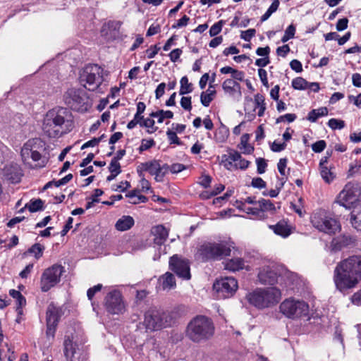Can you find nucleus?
Returning <instances> with one entry per match:
<instances>
[{"label":"nucleus","mask_w":361,"mask_h":361,"mask_svg":"<svg viewBox=\"0 0 361 361\" xmlns=\"http://www.w3.org/2000/svg\"><path fill=\"white\" fill-rule=\"evenodd\" d=\"M336 290L347 293L361 282V255H352L337 263L333 275Z\"/></svg>","instance_id":"nucleus-1"},{"label":"nucleus","mask_w":361,"mask_h":361,"mask_svg":"<svg viewBox=\"0 0 361 361\" xmlns=\"http://www.w3.org/2000/svg\"><path fill=\"white\" fill-rule=\"evenodd\" d=\"M214 331L212 320L207 317L200 315L188 323L186 336L193 342L200 343L210 339L214 336Z\"/></svg>","instance_id":"nucleus-2"},{"label":"nucleus","mask_w":361,"mask_h":361,"mask_svg":"<svg viewBox=\"0 0 361 361\" xmlns=\"http://www.w3.org/2000/svg\"><path fill=\"white\" fill-rule=\"evenodd\" d=\"M68 111L63 108L54 109L49 111L44 119L42 129L44 133L49 137L61 136L66 130L63 125L67 121Z\"/></svg>","instance_id":"nucleus-3"},{"label":"nucleus","mask_w":361,"mask_h":361,"mask_svg":"<svg viewBox=\"0 0 361 361\" xmlns=\"http://www.w3.org/2000/svg\"><path fill=\"white\" fill-rule=\"evenodd\" d=\"M281 291L276 287L258 288L247 295V299L250 304L264 309L271 307L279 302L281 298Z\"/></svg>","instance_id":"nucleus-4"},{"label":"nucleus","mask_w":361,"mask_h":361,"mask_svg":"<svg viewBox=\"0 0 361 361\" xmlns=\"http://www.w3.org/2000/svg\"><path fill=\"white\" fill-rule=\"evenodd\" d=\"M361 201V184L348 182L337 196L336 202L342 207L350 209Z\"/></svg>","instance_id":"nucleus-5"},{"label":"nucleus","mask_w":361,"mask_h":361,"mask_svg":"<svg viewBox=\"0 0 361 361\" xmlns=\"http://www.w3.org/2000/svg\"><path fill=\"white\" fill-rule=\"evenodd\" d=\"M81 84L88 90H96L103 82V69L96 64L86 66L80 73Z\"/></svg>","instance_id":"nucleus-6"},{"label":"nucleus","mask_w":361,"mask_h":361,"mask_svg":"<svg viewBox=\"0 0 361 361\" xmlns=\"http://www.w3.org/2000/svg\"><path fill=\"white\" fill-rule=\"evenodd\" d=\"M279 311L286 317L295 319L308 315L309 305L302 300L288 298L280 304Z\"/></svg>","instance_id":"nucleus-7"},{"label":"nucleus","mask_w":361,"mask_h":361,"mask_svg":"<svg viewBox=\"0 0 361 361\" xmlns=\"http://www.w3.org/2000/svg\"><path fill=\"white\" fill-rule=\"evenodd\" d=\"M171 316L166 312L157 310H149L145 314L143 324L147 331H158L171 326Z\"/></svg>","instance_id":"nucleus-8"},{"label":"nucleus","mask_w":361,"mask_h":361,"mask_svg":"<svg viewBox=\"0 0 361 361\" xmlns=\"http://www.w3.org/2000/svg\"><path fill=\"white\" fill-rule=\"evenodd\" d=\"M65 103L72 109L84 111L90 107L89 98L82 89L70 88L63 94Z\"/></svg>","instance_id":"nucleus-9"},{"label":"nucleus","mask_w":361,"mask_h":361,"mask_svg":"<svg viewBox=\"0 0 361 361\" xmlns=\"http://www.w3.org/2000/svg\"><path fill=\"white\" fill-rule=\"evenodd\" d=\"M311 223L318 231L329 234L335 233L341 228L339 223L324 211L314 212L311 216Z\"/></svg>","instance_id":"nucleus-10"},{"label":"nucleus","mask_w":361,"mask_h":361,"mask_svg":"<svg viewBox=\"0 0 361 361\" xmlns=\"http://www.w3.org/2000/svg\"><path fill=\"white\" fill-rule=\"evenodd\" d=\"M64 268L59 264H54L44 269L40 278V288L42 292H47L56 286L61 281Z\"/></svg>","instance_id":"nucleus-11"},{"label":"nucleus","mask_w":361,"mask_h":361,"mask_svg":"<svg viewBox=\"0 0 361 361\" xmlns=\"http://www.w3.org/2000/svg\"><path fill=\"white\" fill-rule=\"evenodd\" d=\"M169 166L167 164L161 165L158 160H152L144 163H140L137 167V172L139 176H142L144 172H148L152 176H154L157 181H162L165 174L169 171Z\"/></svg>","instance_id":"nucleus-12"},{"label":"nucleus","mask_w":361,"mask_h":361,"mask_svg":"<svg viewBox=\"0 0 361 361\" xmlns=\"http://www.w3.org/2000/svg\"><path fill=\"white\" fill-rule=\"evenodd\" d=\"M104 306L110 314H119L123 313L126 305L121 292L115 289L109 291L104 298Z\"/></svg>","instance_id":"nucleus-13"},{"label":"nucleus","mask_w":361,"mask_h":361,"mask_svg":"<svg viewBox=\"0 0 361 361\" xmlns=\"http://www.w3.org/2000/svg\"><path fill=\"white\" fill-rule=\"evenodd\" d=\"M44 147V143L39 138L29 140L24 144L21 149V157L25 162L30 159L35 161H39L41 158L40 151Z\"/></svg>","instance_id":"nucleus-14"},{"label":"nucleus","mask_w":361,"mask_h":361,"mask_svg":"<svg viewBox=\"0 0 361 361\" xmlns=\"http://www.w3.org/2000/svg\"><path fill=\"white\" fill-rule=\"evenodd\" d=\"M230 252L231 249L224 243H206L200 249V255L206 259L227 256Z\"/></svg>","instance_id":"nucleus-15"},{"label":"nucleus","mask_w":361,"mask_h":361,"mask_svg":"<svg viewBox=\"0 0 361 361\" xmlns=\"http://www.w3.org/2000/svg\"><path fill=\"white\" fill-rule=\"evenodd\" d=\"M238 282L233 277H226L217 280L213 285V288L219 298H227L231 297L238 289Z\"/></svg>","instance_id":"nucleus-16"},{"label":"nucleus","mask_w":361,"mask_h":361,"mask_svg":"<svg viewBox=\"0 0 361 361\" xmlns=\"http://www.w3.org/2000/svg\"><path fill=\"white\" fill-rule=\"evenodd\" d=\"M61 316V310L54 304H50L47 310V336L54 338L58 322Z\"/></svg>","instance_id":"nucleus-17"},{"label":"nucleus","mask_w":361,"mask_h":361,"mask_svg":"<svg viewBox=\"0 0 361 361\" xmlns=\"http://www.w3.org/2000/svg\"><path fill=\"white\" fill-rule=\"evenodd\" d=\"M281 275L274 266H265L259 269L258 280L262 284H274L279 283Z\"/></svg>","instance_id":"nucleus-18"},{"label":"nucleus","mask_w":361,"mask_h":361,"mask_svg":"<svg viewBox=\"0 0 361 361\" xmlns=\"http://www.w3.org/2000/svg\"><path fill=\"white\" fill-rule=\"evenodd\" d=\"M169 265L171 269L179 277L184 279H190V267L187 260L181 259L177 255H174L171 257Z\"/></svg>","instance_id":"nucleus-19"},{"label":"nucleus","mask_w":361,"mask_h":361,"mask_svg":"<svg viewBox=\"0 0 361 361\" xmlns=\"http://www.w3.org/2000/svg\"><path fill=\"white\" fill-rule=\"evenodd\" d=\"M3 175L6 180L12 183H18L20 181L21 172L17 165H9L4 169Z\"/></svg>","instance_id":"nucleus-20"},{"label":"nucleus","mask_w":361,"mask_h":361,"mask_svg":"<svg viewBox=\"0 0 361 361\" xmlns=\"http://www.w3.org/2000/svg\"><path fill=\"white\" fill-rule=\"evenodd\" d=\"M152 233L154 235V243L159 246L164 243L169 235V231L162 225L153 227Z\"/></svg>","instance_id":"nucleus-21"},{"label":"nucleus","mask_w":361,"mask_h":361,"mask_svg":"<svg viewBox=\"0 0 361 361\" xmlns=\"http://www.w3.org/2000/svg\"><path fill=\"white\" fill-rule=\"evenodd\" d=\"M269 228L274 233L283 238H286L291 233V226L285 221H280L276 225L270 226Z\"/></svg>","instance_id":"nucleus-22"},{"label":"nucleus","mask_w":361,"mask_h":361,"mask_svg":"<svg viewBox=\"0 0 361 361\" xmlns=\"http://www.w3.org/2000/svg\"><path fill=\"white\" fill-rule=\"evenodd\" d=\"M75 353V345L69 336L63 342V354L67 361H73Z\"/></svg>","instance_id":"nucleus-23"},{"label":"nucleus","mask_w":361,"mask_h":361,"mask_svg":"<svg viewBox=\"0 0 361 361\" xmlns=\"http://www.w3.org/2000/svg\"><path fill=\"white\" fill-rule=\"evenodd\" d=\"M159 281L163 290H169L174 288L176 285L174 276L169 272L161 276Z\"/></svg>","instance_id":"nucleus-24"},{"label":"nucleus","mask_w":361,"mask_h":361,"mask_svg":"<svg viewBox=\"0 0 361 361\" xmlns=\"http://www.w3.org/2000/svg\"><path fill=\"white\" fill-rule=\"evenodd\" d=\"M135 224L134 219L130 216H123L116 223V230L125 231L129 230Z\"/></svg>","instance_id":"nucleus-25"},{"label":"nucleus","mask_w":361,"mask_h":361,"mask_svg":"<svg viewBox=\"0 0 361 361\" xmlns=\"http://www.w3.org/2000/svg\"><path fill=\"white\" fill-rule=\"evenodd\" d=\"M230 157V160L235 161L234 169L245 170L250 164V161L243 159L237 151H231V156Z\"/></svg>","instance_id":"nucleus-26"},{"label":"nucleus","mask_w":361,"mask_h":361,"mask_svg":"<svg viewBox=\"0 0 361 361\" xmlns=\"http://www.w3.org/2000/svg\"><path fill=\"white\" fill-rule=\"evenodd\" d=\"M222 88L226 94L233 95L235 92H240V86L234 80L226 79L222 84Z\"/></svg>","instance_id":"nucleus-27"},{"label":"nucleus","mask_w":361,"mask_h":361,"mask_svg":"<svg viewBox=\"0 0 361 361\" xmlns=\"http://www.w3.org/2000/svg\"><path fill=\"white\" fill-rule=\"evenodd\" d=\"M216 91L214 90V86L210 83L208 90L202 92L200 95V101L204 106H209L211 102L214 99Z\"/></svg>","instance_id":"nucleus-28"},{"label":"nucleus","mask_w":361,"mask_h":361,"mask_svg":"<svg viewBox=\"0 0 361 361\" xmlns=\"http://www.w3.org/2000/svg\"><path fill=\"white\" fill-rule=\"evenodd\" d=\"M245 262L241 258H233L226 262L225 268L232 271L244 269Z\"/></svg>","instance_id":"nucleus-29"},{"label":"nucleus","mask_w":361,"mask_h":361,"mask_svg":"<svg viewBox=\"0 0 361 361\" xmlns=\"http://www.w3.org/2000/svg\"><path fill=\"white\" fill-rule=\"evenodd\" d=\"M328 114V109L326 107H321L317 109L312 110L309 114L307 119L311 122H315L318 118Z\"/></svg>","instance_id":"nucleus-30"},{"label":"nucleus","mask_w":361,"mask_h":361,"mask_svg":"<svg viewBox=\"0 0 361 361\" xmlns=\"http://www.w3.org/2000/svg\"><path fill=\"white\" fill-rule=\"evenodd\" d=\"M255 108L258 109L257 115L262 116L266 109V104L264 102V97L263 95L257 94L255 96Z\"/></svg>","instance_id":"nucleus-31"},{"label":"nucleus","mask_w":361,"mask_h":361,"mask_svg":"<svg viewBox=\"0 0 361 361\" xmlns=\"http://www.w3.org/2000/svg\"><path fill=\"white\" fill-rule=\"evenodd\" d=\"M353 226L361 231V208L353 210L350 218Z\"/></svg>","instance_id":"nucleus-32"},{"label":"nucleus","mask_w":361,"mask_h":361,"mask_svg":"<svg viewBox=\"0 0 361 361\" xmlns=\"http://www.w3.org/2000/svg\"><path fill=\"white\" fill-rule=\"evenodd\" d=\"M150 116L152 118H157L158 123H161L165 118H172L173 116V113L169 110H159L156 112H152V114H150Z\"/></svg>","instance_id":"nucleus-33"},{"label":"nucleus","mask_w":361,"mask_h":361,"mask_svg":"<svg viewBox=\"0 0 361 361\" xmlns=\"http://www.w3.org/2000/svg\"><path fill=\"white\" fill-rule=\"evenodd\" d=\"M180 87L179 94L184 95L192 92V84L189 82L188 78L186 76H183L180 81Z\"/></svg>","instance_id":"nucleus-34"},{"label":"nucleus","mask_w":361,"mask_h":361,"mask_svg":"<svg viewBox=\"0 0 361 361\" xmlns=\"http://www.w3.org/2000/svg\"><path fill=\"white\" fill-rule=\"evenodd\" d=\"M292 87L295 90H304L308 88V82L301 77H298L292 80Z\"/></svg>","instance_id":"nucleus-35"},{"label":"nucleus","mask_w":361,"mask_h":361,"mask_svg":"<svg viewBox=\"0 0 361 361\" xmlns=\"http://www.w3.org/2000/svg\"><path fill=\"white\" fill-rule=\"evenodd\" d=\"M44 202L40 199L31 200L29 203L25 204L30 212H35L42 209Z\"/></svg>","instance_id":"nucleus-36"},{"label":"nucleus","mask_w":361,"mask_h":361,"mask_svg":"<svg viewBox=\"0 0 361 361\" xmlns=\"http://www.w3.org/2000/svg\"><path fill=\"white\" fill-rule=\"evenodd\" d=\"M248 139H249V135L247 134L243 135L241 137V141H240L241 146L240 147V149L241 150H243V152L244 154H251L254 150V148L248 145V143H247Z\"/></svg>","instance_id":"nucleus-37"},{"label":"nucleus","mask_w":361,"mask_h":361,"mask_svg":"<svg viewBox=\"0 0 361 361\" xmlns=\"http://www.w3.org/2000/svg\"><path fill=\"white\" fill-rule=\"evenodd\" d=\"M44 247L40 244L36 243L33 245L26 253L33 254L35 257L38 259L42 256Z\"/></svg>","instance_id":"nucleus-38"},{"label":"nucleus","mask_w":361,"mask_h":361,"mask_svg":"<svg viewBox=\"0 0 361 361\" xmlns=\"http://www.w3.org/2000/svg\"><path fill=\"white\" fill-rule=\"evenodd\" d=\"M320 173L322 178L326 183H329L334 178L333 173L328 169L327 166H322V168H320Z\"/></svg>","instance_id":"nucleus-39"},{"label":"nucleus","mask_w":361,"mask_h":361,"mask_svg":"<svg viewBox=\"0 0 361 361\" xmlns=\"http://www.w3.org/2000/svg\"><path fill=\"white\" fill-rule=\"evenodd\" d=\"M257 204L262 211H274L275 207L273 203L269 200L262 199L257 201Z\"/></svg>","instance_id":"nucleus-40"},{"label":"nucleus","mask_w":361,"mask_h":361,"mask_svg":"<svg viewBox=\"0 0 361 361\" xmlns=\"http://www.w3.org/2000/svg\"><path fill=\"white\" fill-rule=\"evenodd\" d=\"M231 156V151L228 152V154H224L221 157V163L224 166L228 169L232 170L234 169V163L235 161L230 160V157Z\"/></svg>","instance_id":"nucleus-41"},{"label":"nucleus","mask_w":361,"mask_h":361,"mask_svg":"<svg viewBox=\"0 0 361 361\" xmlns=\"http://www.w3.org/2000/svg\"><path fill=\"white\" fill-rule=\"evenodd\" d=\"M328 126L333 130L342 129L345 126V123L341 120L331 118L328 122Z\"/></svg>","instance_id":"nucleus-42"},{"label":"nucleus","mask_w":361,"mask_h":361,"mask_svg":"<svg viewBox=\"0 0 361 361\" xmlns=\"http://www.w3.org/2000/svg\"><path fill=\"white\" fill-rule=\"evenodd\" d=\"M326 146V142L321 140L312 145V149L316 153H319L325 149Z\"/></svg>","instance_id":"nucleus-43"},{"label":"nucleus","mask_w":361,"mask_h":361,"mask_svg":"<svg viewBox=\"0 0 361 361\" xmlns=\"http://www.w3.org/2000/svg\"><path fill=\"white\" fill-rule=\"evenodd\" d=\"M109 171L111 173L118 175L121 173V165L116 159H112L109 164Z\"/></svg>","instance_id":"nucleus-44"},{"label":"nucleus","mask_w":361,"mask_h":361,"mask_svg":"<svg viewBox=\"0 0 361 361\" xmlns=\"http://www.w3.org/2000/svg\"><path fill=\"white\" fill-rule=\"evenodd\" d=\"M255 32L256 31L255 29H248L245 31L241 32L240 37L245 41L250 42V39L255 36Z\"/></svg>","instance_id":"nucleus-45"},{"label":"nucleus","mask_w":361,"mask_h":361,"mask_svg":"<svg viewBox=\"0 0 361 361\" xmlns=\"http://www.w3.org/2000/svg\"><path fill=\"white\" fill-rule=\"evenodd\" d=\"M180 106L186 111H190L192 109L191 97H183L180 99Z\"/></svg>","instance_id":"nucleus-46"},{"label":"nucleus","mask_w":361,"mask_h":361,"mask_svg":"<svg viewBox=\"0 0 361 361\" xmlns=\"http://www.w3.org/2000/svg\"><path fill=\"white\" fill-rule=\"evenodd\" d=\"M258 75L260 78V80L263 85L266 87H269V82L267 79V73L266 70L263 68H259L258 70Z\"/></svg>","instance_id":"nucleus-47"},{"label":"nucleus","mask_w":361,"mask_h":361,"mask_svg":"<svg viewBox=\"0 0 361 361\" xmlns=\"http://www.w3.org/2000/svg\"><path fill=\"white\" fill-rule=\"evenodd\" d=\"M103 137H104V135H102V137H98V138L94 137V138L86 142L85 143H84L82 145L81 149H84L87 147H93L97 145Z\"/></svg>","instance_id":"nucleus-48"},{"label":"nucleus","mask_w":361,"mask_h":361,"mask_svg":"<svg viewBox=\"0 0 361 361\" xmlns=\"http://www.w3.org/2000/svg\"><path fill=\"white\" fill-rule=\"evenodd\" d=\"M102 288V284H97L92 288H90L87 290V295L89 300H92L94 295V294L99 291H100Z\"/></svg>","instance_id":"nucleus-49"},{"label":"nucleus","mask_w":361,"mask_h":361,"mask_svg":"<svg viewBox=\"0 0 361 361\" xmlns=\"http://www.w3.org/2000/svg\"><path fill=\"white\" fill-rule=\"evenodd\" d=\"M72 178H73V175L71 173H69V174L66 175L65 177H63V178H61L58 180H54V185L56 187H59L61 185L66 184Z\"/></svg>","instance_id":"nucleus-50"},{"label":"nucleus","mask_w":361,"mask_h":361,"mask_svg":"<svg viewBox=\"0 0 361 361\" xmlns=\"http://www.w3.org/2000/svg\"><path fill=\"white\" fill-rule=\"evenodd\" d=\"M211 182V176H209V175H202L200 178L199 183L204 188H207L208 187H209Z\"/></svg>","instance_id":"nucleus-51"},{"label":"nucleus","mask_w":361,"mask_h":361,"mask_svg":"<svg viewBox=\"0 0 361 361\" xmlns=\"http://www.w3.org/2000/svg\"><path fill=\"white\" fill-rule=\"evenodd\" d=\"M257 166V171L259 173L262 174L265 172L266 167L267 166L265 160L262 158H259L256 160Z\"/></svg>","instance_id":"nucleus-52"},{"label":"nucleus","mask_w":361,"mask_h":361,"mask_svg":"<svg viewBox=\"0 0 361 361\" xmlns=\"http://www.w3.org/2000/svg\"><path fill=\"white\" fill-rule=\"evenodd\" d=\"M147 200V198L145 196L138 194L136 196L132 197V198L129 200V203L137 204L140 202H146Z\"/></svg>","instance_id":"nucleus-53"},{"label":"nucleus","mask_w":361,"mask_h":361,"mask_svg":"<svg viewBox=\"0 0 361 361\" xmlns=\"http://www.w3.org/2000/svg\"><path fill=\"white\" fill-rule=\"evenodd\" d=\"M166 135L171 143L179 144V138L178 137L176 132L169 130L166 132Z\"/></svg>","instance_id":"nucleus-54"},{"label":"nucleus","mask_w":361,"mask_h":361,"mask_svg":"<svg viewBox=\"0 0 361 361\" xmlns=\"http://www.w3.org/2000/svg\"><path fill=\"white\" fill-rule=\"evenodd\" d=\"M142 118H143L142 116H138V115H136V114H135V115L134 116L133 119L132 121H130L128 123V125H127V128H128V129H133V128H134L136 126V125H137V124H138V123H140H140H142L141 121L142 120Z\"/></svg>","instance_id":"nucleus-55"},{"label":"nucleus","mask_w":361,"mask_h":361,"mask_svg":"<svg viewBox=\"0 0 361 361\" xmlns=\"http://www.w3.org/2000/svg\"><path fill=\"white\" fill-rule=\"evenodd\" d=\"M181 54L182 50L180 49H175L172 50L169 54V58L172 62H176L178 60Z\"/></svg>","instance_id":"nucleus-56"},{"label":"nucleus","mask_w":361,"mask_h":361,"mask_svg":"<svg viewBox=\"0 0 361 361\" xmlns=\"http://www.w3.org/2000/svg\"><path fill=\"white\" fill-rule=\"evenodd\" d=\"M169 171H171V172L173 173H177L181 172L182 171H183L185 169V167L183 164H178V163L173 164L171 166H169Z\"/></svg>","instance_id":"nucleus-57"},{"label":"nucleus","mask_w":361,"mask_h":361,"mask_svg":"<svg viewBox=\"0 0 361 361\" xmlns=\"http://www.w3.org/2000/svg\"><path fill=\"white\" fill-rule=\"evenodd\" d=\"M351 302L355 305L361 306V290H357L351 296Z\"/></svg>","instance_id":"nucleus-58"},{"label":"nucleus","mask_w":361,"mask_h":361,"mask_svg":"<svg viewBox=\"0 0 361 361\" xmlns=\"http://www.w3.org/2000/svg\"><path fill=\"white\" fill-rule=\"evenodd\" d=\"M286 144L285 142L280 143L276 141H274L271 146V149L274 152H279L283 150L286 148Z\"/></svg>","instance_id":"nucleus-59"},{"label":"nucleus","mask_w":361,"mask_h":361,"mask_svg":"<svg viewBox=\"0 0 361 361\" xmlns=\"http://www.w3.org/2000/svg\"><path fill=\"white\" fill-rule=\"evenodd\" d=\"M349 173L350 175H354L355 173H360L361 163L357 161L354 164H351L349 169Z\"/></svg>","instance_id":"nucleus-60"},{"label":"nucleus","mask_w":361,"mask_h":361,"mask_svg":"<svg viewBox=\"0 0 361 361\" xmlns=\"http://www.w3.org/2000/svg\"><path fill=\"white\" fill-rule=\"evenodd\" d=\"M290 51V47L288 44L279 47L276 49V53L279 56L285 57L286 54Z\"/></svg>","instance_id":"nucleus-61"},{"label":"nucleus","mask_w":361,"mask_h":361,"mask_svg":"<svg viewBox=\"0 0 361 361\" xmlns=\"http://www.w3.org/2000/svg\"><path fill=\"white\" fill-rule=\"evenodd\" d=\"M348 20L345 18L338 20L336 24V29L338 31H342L347 28Z\"/></svg>","instance_id":"nucleus-62"},{"label":"nucleus","mask_w":361,"mask_h":361,"mask_svg":"<svg viewBox=\"0 0 361 361\" xmlns=\"http://www.w3.org/2000/svg\"><path fill=\"white\" fill-rule=\"evenodd\" d=\"M353 85L357 87H361V75L359 73H354L352 75Z\"/></svg>","instance_id":"nucleus-63"},{"label":"nucleus","mask_w":361,"mask_h":361,"mask_svg":"<svg viewBox=\"0 0 361 361\" xmlns=\"http://www.w3.org/2000/svg\"><path fill=\"white\" fill-rule=\"evenodd\" d=\"M348 99H349L350 101H353L354 104L357 107L361 109V93L359 94L357 96L350 95L348 97Z\"/></svg>","instance_id":"nucleus-64"}]
</instances>
